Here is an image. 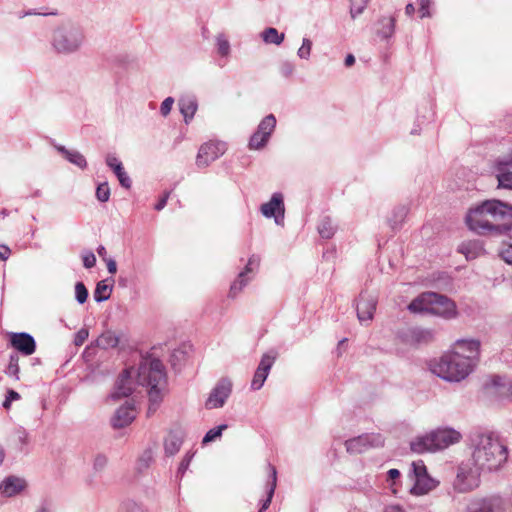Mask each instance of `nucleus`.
<instances>
[{"mask_svg": "<svg viewBox=\"0 0 512 512\" xmlns=\"http://www.w3.org/2000/svg\"><path fill=\"white\" fill-rule=\"evenodd\" d=\"M466 224L477 234H502L512 228V206L491 199L471 208L466 215Z\"/></svg>", "mask_w": 512, "mask_h": 512, "instance_id": "nucleus-1", "label": "nucleus"}, {"mask_svg": "<svg viewBox=\"0 0 512 512\" xmlns=\"http://www.w3.org/2000/svg\"><path fill=\"white\" fill-rule=\"evenodd\" d=\"M472 461L480 469L498 471L508 460L509 450L502 438L493 431H475L470 435Z\"/></svg>", "mask_w": 512, "mask_h": 512, "instance_id": "nucleus-2", "label": "nucleus"}, {"mask_svg": "<svg viewBox=\"0 0 512 512\" xmlns=\"http://www.w3.org/2000/svg\"><path fill=\"white\" fill-rule=\"evenodd\" d=\"M137 381L139 385L148 388V414L155 412L162 401V391L166 385L163 363L159 359H144L138 367Z\"/></svg>", "mask_w": 512, "mask_h": 512, "instance_id": "nucleus-3", "label": "nucleus"}, {"mask_svg": "<svg viewBox=\"0 0 512 512\" xmlns=\"http://www.w3.org/2000/svg\"><path fill=\"white\" fill-rule=\"evenodd\" d=\"M474 365L464 354L453 351L431 361L430 370L433 374L448 382L464 380L474 369Z\"/></svg>", "mask_w": 512, "mask_h": 512, "instance_id": "nucleus-4", "label": "nucleus"}, {"mask_svg": "<svg viewBox=\"0 0 512 512\" xmlns=\"http://www.w3.org/2000/svg\"><path fill=\"white\" fill-rule=\"evenodd\" d=\"M413 313H431L446 319L457 315L456 304L444 295L434 292L423 293L408 305Z\"/></svg>", "mask_w": 512, "mask_h": 512, "instance_id": "nucleus-5", "label": "nucleus"}, {"mask_svg": "<svg viewBox=\"0 0 512 512\" xmlns=\"http://www.w3.org/2000/svg\"><path fill=\"white\" fill-rule=\"evenodd\" d=\"M461 433L453 428L444 427L419 436L410 443L411 450L416 453L443 450L461 440Z\"/></svg>", "mask_w": 512, "mask_h": 512, "instance_id": "nucleus-6", "label": "nucleus"}, {"mask_svg": "<svg viewBox=\"0 0 512 512\" xmlns=\"http://www.w3.org/2000/svg\"><path fill=\"white\" fill-rule=\"evenodd\" d=\"M83 33L76 27H62L53 34L52 44L59 53H73L83 43Z\"/></svg>", "mask_w": 512, "mask_h": 512, "instance_id": "nucleus-7", "label": "nucleus"}, {"mask_svg": "<svg viewBox=\"0 0 512 512\" xmlns=\"http://www.w3.org/2000/svg\"><path fill=\"white\" fill-rule=\"evenodd\" d=\"M485 469H480L478 465H474L472 459L462 463L454 480V489L460 493L470 492L480 485V475Z\"/></svg>", "mask_w": 512, "mask_h": 512, "instance_id": "nucleus-8", "label": "nucleus"}, {"mask_svg": "<svg viewBox=\"0 0 512 512\" xmlns=\"http://www.w3.org/2000/svg\"><path fill=\"white\" fill-rule=\"evenodd\" d=\"M414 484L410 493L415 496H422L435 489L439 482L428 475L427 468L423 461L412 463Z\"/></svg>", "mask_w": 512, "mask_h": 512, "instance_id": "nucleus-9", "label": "nucleus"}, {"mask_svg": "<svg viewBox=\"0 0 512 512\" xmlns=\"http://www.w3.org/2000/svg\"><path fill=\"white\" fill-rule=\"evenodd\" d=\"M276 126V118L269 114L259 123L257 130L252 134L249 140V148L259 150L265 147Z\"/></svg>", "mask_w": 512, "mask_h": 512, "instance_id": "nucleus-10", "label": "nucleus"}, {"mask_svg": "<svg viewBox=\"0 0 512 512\" xmlns=\"http://www.w3.org/2000/svg\"><path fill=\"white\" fill-rule=\"evenodd\" d=\"M384 444V439L378 433H366L351 438L345 442L346 449L349 453L360 454L370 448L380 447Z\"/></svg>", "mask_w": 512, "mask_h": 512, "instance_id": "nucleus-11", "label": "nucleus"}, {"mask_svg": "<svg viewBox=\"0 0 512 512\" xmlns=\"http://www.w3.org/2000/svg\"><path fill=\"white\" fill-rule=\"evenodd\" d=\"M226 143L222 141H210L199 148L196 165L200 168L209 166L213 161L222 156L226 151Z\"/></svg>", "mask_w": 512, "mask_h": 512, "instance_id": "nucleus-12", "label": "nucleus"}, {"mask_svg": "<svg viewBox=\"0 0 512 512\" xmlns=\"http://www.w3.org/2000/svg\"><path fill=\"white\" fill-rule=\"evenodd\" d=\"M277 356L278 353L275 350H270L262 355L251 381L252 390L257 391L263 387Z\"/></svg>", "mask_w": 512, "mask_h": 512, "instance_id": "nucleus-13", "label": "nucleus"}, {"mask_svg": "<svg viewBox=\"0 0 512 512\" xmlns=\"http://www.w3.org/2000/svg\"><path fill=\"white\" fill-rule=\"evenodd\" d=\"M493 168L497 187L512 191V153L498 158Z\"/></svg>", "mask_w": 512, "mask_h": 512, "instance_id": "nucleus-14", "label": "nucleus"}, {"mask_svg": "<svg viewBox=\"0 0 512 512\" xmlns=\"http://www.w3.org/2000/svg\"><path fill=\"white\" fill-rule=\"evenodd\" d=\"M232 392V383L229 379H221L211 390L205 401L206 409H217L224 406Z\"/></svg>", "mask_w": 512, "mask_h": 512, "instance_id": "nucleus-15", "label": "nucleus"}, {"mask_svg": "<svg viewBox=\"0 0 512 512\" xmlns=\"http://www.w3.org/2000/svg\"><path fill=\"white\" fill-rule=\"evenodd\" d=\"M260 211L266 218L274 217L275 223L281 225L285 213L283 195L280 192H275L269 202L261 205Z\"/></svg>", "mask_w": 512, "mask_h": 512, "instance_id": "nucleus-16", "label": "nucleus"}, {"mask_svg": "<svg viewBox=\"0 0 512 512\" xmlns=\"http://www.w3.org/2000/svg\"><path fill=\"white\" fill-rule=\"evenodd\" d=\"M377 298L374 295L361 293L356 305L357 317L360 322L370 321L376 310Z\"/></svg>", "mask_w": 512, "mask_h": 512, "instance_id": "nucleus-17", "label": "nucleus"}, {"mask_svg": "<svg viewBox=\"0 0 512 512\" xmlns=\"http://www.w3.org/2000/svg\"><path fill=\"white\" fill-rule=\"evenodd\" d=\"M10 343L13 348L26 356L32 355L36 350L35 339L26 332L12 333Z\"/></svg>", "mask_w": 512, "mask_h": 512, "instance_id": "nucleus-18", "label": "nucleus"}, {"mask_svg": "<svg viewBox=\"0 0 512 512\" xmlns=\"http://www.w3.org/2000/svg\"><path fill=\"white\" fill-rule=\"evenodd\" d=\"M136 418V410L134 404L127 402L119 407L111 419L114 428H123L130 425Z\"/></svg>", "mask_w": 512, "mask_h": 512, "instance_id": "nucleus-19", "label": "nucleus"}, {"mask_svg": "<svg viewBox=\"0 0 512 512\" xmlns=\"http://www.w3.org/2000/svg\"><path fill=\"white\" fill-rule=\"evenodd\" d=\"M485 388L488 393L500 398L510 397L512 395V385L509 380L501 376H493L490 383Z\"/></svg>", "mask_w": 512, "mask_h": 512, "instance_id": "nucleus-20", "label": "nucleus"}, {"mask_svg": "<svg viewBox=\"0 0 512 512\" xmlns=\"http://www.w3.org/2000/svg\"><path fill=\"white\" fill-rule=\"evenodd\" d=\"M133 387H132V379H131V372L126 369L124 370L121 375L119 376L115 389L111 394V397L113 399H121L123 397H128L132 394Z\"/></svg>", "mask_w": 512, "mask_h": 512, "instance_id": "nucleus-21", "label": "nucleus"}, {"mask_svg": "<svg viewBox=\"0 0 512 512\" xmlns=\"http://www.w3.org/2000/svg\"><path fill=\"white\" fill-rule=\"evenodd\" d=\"M456 344L459 349L468 353L464 355V357L468 358L475 366L480 356V341L475 339H462L458 340Z\"/></svg>", "mask_w": 512, "mask_h": 512, "instance_id": "nucleus-22", "label": "nucleus"}, {"mask_svg": "<svg viewBox=\"0 0 512 512\" xmlns=\"http://www.w3.org/2000/svg\"><path fill=\"white\" fill-rule=\"evenodd\" d=\"M267 470L269 473V479L266 484L267 497L265 500L262 501L259 512H264L268 509V507L272 501V498H273V495H274V492L276 489V485H277V470H276V468L272 464H268Z\"/></svg>", "mask_w": 512, "mask_h": 512, "instance_id": "nucleus-23", "label": "nucleus"}, {"mask_svg": "<svg viewBox=\"0 0 512 512\" xmlns=\"http://www.w3.org/2000/svg\"><path fill=\"white\" fill-rule=\"evenodd\" d=\"M55 148L71 164L77 166L80 169H85L87 167V161L84 155H82L79 151L69 150L62 145H55Z\"/></svg>", "mask_w": 512, "mask_h": 512, "instance_id": "nucleus-24", "label": "nucleus"}, {"mask_svg": "<svg viewBox=\"0 0 512 512\" xmlns=\"http://www.w3.org/2000/svg\"><path fill=\"white\" fill-rule=\"evenodd\" d=\"M197 100L193 96H186L179 99L180 112L184 117V121L188 124L197 111Z\"/></svg>", "mask_w": 512, "mask_h": 512, "instance_id": "nucleus-25", "label": "nucleus"}, {"mask_svg": "<svg viewBox=\"0 0 512 512\" xmlns=\"http://www.w3.org/2000/svg\"><path fill=\"white\" fill-rule=\"evenodd\" d=\"M24 488V481L17 477H7L0 484L1 493L5 496L11 497Z\"/></svg>", "mask_w": 512, "mask_h": 512, "instance_id": "nucleus-26", "label": "nucleus"}, {"mask_svg": "<svg viewBox=\"0 0 512 512\" xmlns=\"http://www.w3.org/2000/svg\"><path fill=\"white\" fill-rule=\"evenodd\" d=\"M498 502L493 499H477L468 506V512H496Z\"/></svg>", "mask_w": 512, "mask_h": 512, "instance_id": "nucleus-27", "label": "nucleus"}, {"mask_svg": "<svg viewBox=\"0 0 512 512\" xmlns=\"http://www.w3.org/2000/svg\"><path fill=\"white\" fill-rule=\"evenodd\" d=\"M183 443L182 437L176 432H170L164 439V450L167 456H173L180 450Z\"/></svg>", "mask_w": 512, "mask_h": 512, "instance_id": "nucleus-28", "label": "nucleus"}, {"mask_svg": "<svg viewBox=\"0 0 512 512\" xmlns=\"http://www.w3.org/2000/svg\"><path fill=\"white\" fill-rule=\"evenodd\" d=\"M408 207L402 205L395 207L392 211V215L389 218V224L392 227V229H399L403 222L405 221L407 214H408Z\"/></svg>", "mask_w": 512, "mask_h": 512, "instance_id": "nucleus-29", "label": "nucleus"}, {"mask_svg": "<svg viewBox=\"0 0 512 512\" xmlns=\"http://www.w3.org/2000/svg\"><path fill=\"white\" fill-rule=\"evenodd\" d=\"M395 18L394 17H383L379 20L378 24L381 26L377 30L378 36L382 38H389L393 35L395 30Z\"/></svg>", "mask_w": 512, "mask_h": 512, "instance_id": "nucleus-30", "label": "nucleus"}, {"mask_svg": "<svg viewBox=\"0 0 512 512\" xmlns=\"http://www.w3.org/2000/svg\"><path fill=\"white\" fill-rule=\"evenodd\" d=\"M260 266V257L257 255H252L245 266V268L239 272L240 278H251L253 279L254 275L257 273Z\"/></svg>", "mask_w": 512, "mask_h": 512, "instance_id": "nucleus-31", "label": "nucleus"}, {"mask_svg": "<svg viewBox=\"0 0 512 512\" xmlns=\"http://www.w3.org/2000/svg\"><path fill=\"white\" fill-rule=\"evenodd\" d=\"M411 338L417 343H428L433 340L434 333L431 329L414 328L411 330Z\"/></svg>", "mask_w": 512, "mask_h": 512, "instance_id": "nucleus-32", "label": "nucleus"}, {"mask_svg": "<svg viewBox=\"0 0 512 512\" xmlns=\"http://www.w3.org/2000/svg\"><path fill=\"white\" fill-rule=\"evenodd\" d=\"M335 231V226L333 225V222L330 218L324 217L320 221L318 225V232L322 238L330 239L331 237H333Z\"/></svg>", "mask_w": 512, "mask_h": 512, "instance_id": "nucleus-33", "label": "nucleus"}, {"mask_svg": "<svg viewBox=\"0 0 512 512\" xmlns=\"http://www.w3.org/2000/svg\"><path fill=\"white\" fill-rule=\"evenodd\" d=\"M262 38L265 43L279 45L284 40V34L279 33L275 28H267L262 32Z\"/></svg>", "mask_w": 512, "mask_h": 512, "instance_id": "nucleus-34", "label": "nucleus"}, {"mask_svg": "<svg viewBox=\"0 0 512 512\" xmlns=\"http://www.w3.org/2000/svg\"><path fill=\"white\" fill-rule=\"evenodd\" d=\"M119 338L113 331H106L101 334L98 344L105 349L114 348L118 345Z\"/></svg>", "mask_w": 512, "mask_h": 512, "instance_id": "nucleus-35", "label": "nucleus"}, {"mask_svg": "<svg viewBox=\"0 0 512 512\" xmlns=\"http://www.w3.org/2000/svg\"><path fill=\"white\" fill-rule=\"evenodd\" d=\"M110 294L111 288L104 281H100L96 285L93 296L94 300L99 303L108 300Z\"/></svg>", "mask_w": 512, "mask_h": 512, "instance_id": "nucleus-36", "label": "nucleus"}, {"mask_svg": "<svg viewBox=\"0 0 512 512\" xmlns=\"http://www.w3.org/2000/svg\"><path fill=\"white\" fill-rule=\"evenodd\" d=\"M251 281V278H240L238 275L237 278L232 282L228 296L230 298H235L238 294L247 286V284Z\"/></svg>", "mask_w": 512, "mask_h": 512, "instance_id": "nucleus-37", "label": "nucleus"}, {"mask_svg": "<svg viewBox=\"0 0 512 512\" xmlns=\"http://www.w3.org/2000/svg\"><path fill=\"white\" fill-rule=\"evenodd\" d=\"M19 357L17 354H11L10 357H9V363H8V366L5 370V374L9 377H13L14 379L18 380L19 379V372H20V368H19Z\"/></svg>", "mask_w": 512, "mask_h": 512, "instance_id": "nucleus-38", "label": "nucleus"}, {"mask_svg": "<svg viewBox=\"0 0 512 512\" xmlns=\"http://www.w3.org/2000/svg\"><path fill=\"white\" fill-rule=\"evenodd\" d=\"M217 52L222 57H228L230 54V43L224 34L216 36Z\"/></svg>", "mask_w": 512, "mask_h": 512, "instance_id": "nucleus-39", "label": "nucleus"}, {"mask_svg": "<svg viewBox=\"0 0 512 512\" xmlns=\"http://www.w3.org/2000/svg\"><path fill=\"white\" fill-rule=\"evenodd\" d=\"M370 0H350V14L352 18L362 14Z\"/></svg>", "mask_w": 512, "mask_h": 512, "instance_id": "nucleus-40", "label": "nucleus"}, {"mask_svg": "<svg viewBox=\"0 0 512 512\" xmlns=\"http://www.w3.org/2000/svg\"><path fill=\"white\" fill-rule=\"evenodd\" d=\"M227 427L228 426L226 424H222V425H219L217 427H214V428L210 429L205 434L202 442L203 443H208V442L214 441L216 438H218V437H220L222 435V432L225 429H227Z\"/></svg>", "mask_w": 512, "mask_h": 512, "instance_id": "nucleus-41", "label": "nucleus"}, {"mask_svg": "<svg viewBox=\"0 0 512 512\" xmlns=\"http://www.w3.org/2000/svg\"><path fill=\"white\" fill-rule=\"evenodd\" d=\"M117 171L114 172L120 185L126 189H129L132 185V181L129 177V175L124 170L123 166H117Z\"/></svg>", "mask_w": 512, "mask_h": 512, "instance_id": "nucleus-42", "label": "nucleus"}, {"mask_svg": "<svg viewBox=\"0 0 512 512\" xmlns=\"http://www.w3.org/2000/svg\"><path fill=\"white\" fill-rule=\"evenodd\" d=\"M75 298L79 304H84L88 298V290L82 282L75 284Z\"/></svg>", "mask_w": 512, "mask_h": 512, "instance_id": "nucleus-43", "label": "nucleus"}, {"mask_svg": "<svg viewBox=\"0 0 512 512\" xmlns=\"http://www.w3.org/2000/svg\"><path fill=\"white\" fill-rule=\"evenodd\" d=\"M96 198L100 202H107L110 198V188L107 182L101 183L96 189Z\"/></svg>", "mask_w": 512, "mask_h": 512, "instance_id": "nucleus-44", "label": "nucleus"}, {"mask_svg": "<svg viewBox=\"0 0 512 512\" xmlns=\"http://www.w3.org/2000/svg\"><path fill=\"white\" fill-rule=\"evenodd\" d=\"M312 48V41L308 38H303L302 45L297 51V55L301 59H309Z\"/></svg>", "mask_w": 512, "mask_h": 512, "instance_id": "nucleus-45", "label": "nucleus"}, {"mask_svg": "<svg viewBox=\"0 0 512 512\" xmlns=\"http://www.w3.org/2000/svg\"><path fill=\"white\" fill-rule=\"evenodd\" d=\"M15 434H16L17 442L20 445V450H23V448L26 445H28V443H29V434L22 427H19L18 429H16Z\"/></svg>", "mask_w": 512, "mask_h": 512, "instance_id": "nucleus-46", "label": "nucleus"}, {"mask_svg": "<svg viewBox=\"0 0 512 512\" xmlns=\"http://www.w3.org/2000/svg\"><path fill=\"white\" fill-rule=\"evenodd\" d=\"M193 456H194L193 453L188 452L185 454V456L183 457L182 461L179 464L177 476L182 477L184 475V473L186 472V470L188 469V467L191 463Z\"/></svg>", "mask_w": 512, "mask_h": 512, "instance_id": "nucleus-47", "label": "nucleus"}, {"mask_svg": "<svg viewBox=\"0 0 512 512\" xmlns=\"http://www.w3.org/2000/svg\"><path fill=\"white\" fill-rule=\"evenodd\" d=\"M419 4V13L421 18L431 17V0H417Z\"/></svg>", "mask_w": 512, "mask_h": 512, "instance_id": "nucleus-48", "label": "nucleus"}, {"mask_svg": "<svg viewBox=\"0 0 512 512\" xmlns=\"http://www.w3.org/2000/svg\"><path fill=\"white\" fill-rule=\"evenodd\" d=\"M83 266L90 269L96 264V257L93 252L87 251L82 255Z\"/></svg>", "mask_w": 512, "mask_h": 512, "instance_id": "nucleus-49", "label": "nucleus"}, {"mask_svg": "<svg viewBox=\"0 0 512 512\" xmlns=\"http://www.w3.org/2000/svg\"><path fill=\"white\" fill-rule=\"evenodd\" d=\"M107 465V458L103 454H98L93 460V468L95 471H101Z\"/></svg>", "mask_w": 512, "mask_h": 512, "instance_id": "nucleus-50", "label": "nucleus"}, {"mask_svg": "<svg viewBox=\"0 0 512 512\" xmlns=\"http://www.w3.org/2000/svg\"><path fill=\"white\" fill-rule=\"evenodd\" d=\"M173 103H174V99L172 97H167L162 103H161V106H160V112L161 114L166 117L171 109H172V106H173Z\"/></svg>", "mask_w": 512, "mask_h": 512, "instance_id": "nucleus-51", "label": "nucleus"}, {"mask_svg": "<svg viewBox=\"0 0 512 512\" xmlns=\"http://www.w3.org/2000/svg\"><path fill=\"white\" fill-rule=\"evenodd\" d=\"M88 330L86 329H80L76 334H75V337H74V344L76 346H81L85 341L86 339L88 338Z\"/></svg>", "mask_w": 512, "mask_h": 512, "instance_id": "nucleus-52", "label": "nucleus"}, {"mask_svg": "<svg viewBox=\"0 0 512 512\" xmlns=\"http://www.w3.org/2000/svg\"><path fill=\"white\" fill-rule=\"evenodd\" d=\"M125 512H148L141 505L133 501H128L124 504Z\"/></svg>", "mask_w": 512, "mask_h": 512, "instance_id": "nucleus-53", "label": "nucleus"}, {"mask_svg": "<svg viewBox=\"0 0 512 512\" xmlns=\"http://www.w3.org/2000/svg\"><path fill=\"white\" fill-rule=\"evenodd\" d=\"M501 257L506 263L512 264V239L507 247L501 251Z\"/></svg>", "mask_w": 512, "mask_h": 512, "instance_id": "nucleus-54", "label": "nucleus"}, {"mask_svg": "<svg viewBox=\"0 0 512 512\" xmlns=\"http://www.w3.org/2000/svg\"><path fill=\"white\" fill-rule=\"evenodd\" d=\"M280 71L284 77H289L294 71V65L290 62H284L280 67Z\"/></svg>", "mask_w": 512, "mask_h": 512, "instance_id": "nucleus-55", "label": "nucleus"}, {"mask_svg": "<svg viewBox=\"0 0 512 512\" xmlns=\"http://www.w3.org/2000/svg\"><path fill=\"white\" fill-rule=\"evenodd\" d=\"M106 164L113 170V172L117 171V166H123L121 161H119L115 156L108 155L106 158Z\"/></svg>", "mask_w": 512, "mask_h": 512, "instance_id": "nucleus-56", "label": "nucleus"}, {"mask_svg": "<svg viewBox=\"0 0 512 512\" xmlns=\"http://www.w3.org/2000/svg\"><path fill=\"white\" fill-rule=\"evenodd\" d=\"M11 255V250L8 246L0 245V261H6Z\"/></svg>", "mask_w": 512, "mask_h": 512, "instance_id": "nucleus-57", "label": "nucleus"}, {"mask_svg": "<svg viewBox=\"0 0 512 512\" xmlns=\"http://www.w3.org/2000/svg\"><path fill=\"white\" fill-rule=\"evenodd\" d=\"M168 198H169V192L165 193V194L163 195V197H161V198L159 199V201H158V202H157V204L155 205V210H157V211L162 210V209L166 206L167 201H168Z\"/></svg>", "mask_w": 512, "mask_h": 512, "instance_id": "nucleus-58", "label": "nucleus"}, {"mask_svg": "<svg viewBox=\"0 0 512 512\" xmlns=\"http://www.w3.org/2000/svg\"><path fill=\"white\" fill-rule=\"evenodd\" d=\"M470 246H472V244H463L460 247V252L465 254L467 259H472V258L476 257L475 253H473V254L471 253V251L469 249Z\"/></svg>", "mask_w": 512, "mask_h": 512, "instance_id": "nucleus-59", "label": "nucleus"}, {"mask_svg": "<svg viewBox=\"0 0 512 512\" xmlns=\"http://www.w3.org/2000/svg\"><path fill=\"white\" fill-rule=\"evenodd\" d=\"M6 397L8 398V400L14 402V401H17L21 398L20 394L15 391V390H12V389H9L6 393Z\"/></svg>", "mask_w": 512, "mask_h": 512, "instance_id": "nucleus-60", "label": "nucleus"}, {"mask_svg": "<svg viewBox=\"0 0 512 512\" xmlns=\"http://www.w3.org/2000/svg\"><path fill=\"white\" fill-rule=\"evenodd\" d=\"M106 264H107V269H108V272L110 274H115L116 271H117V264H116V261L114 259H108L106 261Z\"/></svg>", "mask_w": 512, "mask_h": 512, "instance_id": "nucleus-61", "label": "nucleus"}, {"mask_svg": "<svg viewBox=\"0 0 512 512\" xmlns=\"http://www.w3.org/2000/svg\"><path fill=\"white\" fill-rule=\"evenodd\" d=\"M383 512H404L399 505H388L384 508Z\"/></svg>", "mask_w": 512, "mask_h": 512, "instance_id": "nucleus-62", "label": "nucleus"}, {"mask_svg": "<svg viewBox=\"0 0 512 512\" xmlns=\"http://www.w3.org/2000/svg\"><path fill=\"white\" fill-rule=\"evenodd\" d=\"M387 476H388V479L389 480H394L396 478H398L400 476V471L398 469H390L388 472H387Z\"/></svg>", "mask_w": 512, "mask_h": 512, "instance_id": "nucleus-63", "label": "nucleus"}, {"mask_svg": "<svg viewBox=\"0 0 512 512\" xmlns=\"http://www.w3.org/2000/svg\"><path fill=\"white\" fill-rule=\"evenodd\" d=\"M415 12V7L412 3H408L405 7V13L408 16H412Z\"/></svg>", "mask_w": 512, "mask_h": 512, "instance_id": "nucleus-64", "label": "nucleus"}]
</instances>
